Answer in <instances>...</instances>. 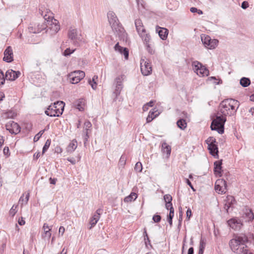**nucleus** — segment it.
<instances>
[{"mask_svg": "<svg viewBox=\"0 0 254 254\" xmlns=\"http://www.w3.org/2000/svg\"><path fill=\"white\" fill-rule=\"evenodd\" d=\"M239 106V101L233 99H227L222 101L215 118L212 119L210 126L211 130H216L220 134L223 133L226 117L235 115Z\"/></svg>", "mask_w": 254, "mask_h": 254, "instance_id": "f257e3e1", "label": "nucleus"}, {"mask_svg": "<svg viewBox=\"0 0 254 254\" xmlns=\"http://www.w3.org/2000/svg\"><path fill=\"white\" fill-rule=\"evenodd\" d=\"M250 242L254 245V235L250 233L248 235L240 234L236 235L230 240L229 245L231 250L235 253L240 254L242 252L246 253L247 246L246 243Z\"/></svg>", "mask_w": 254, "mask_h": 254, "instance_id": "f03ea898", "label": "nucleus"}, {"mask_svg": "<svg viewBox=\"0 0 254 254\" xmlns=\"http://www.w3.org/2000/svg\"><path fill=\"white\" fill-rule=\"evenodd\" d=\"M64 103L63 101H57L49 106L45 114L50 117H59L64 111Z\"/></svg>", "mask_w": 254, "mask_h": 254, "instance_id": "7ed1b4c3", "label": "nucleus"}, {"mask_svg": "<svg viewBox=\"0 0 254 254\" xmlns=\"http://www.w3.org/2000/svg\"><path fill=\"white\" fill-rule=\"evenodd\" d=\"M108 21L112 30L117 34H119L124 30L123 27L120 24L119 20L115 13L113 11H109L107 14Z\"/></svg>", "mask_w": 254, "mask_h": 254, "instance_id": "20e7f679", "label": "nucleus"}, {"mask_svg": "<svg viewBox=\"0 0 254 254\" xmlns=\"http://www.w3.org/2000/svg\"><path fill=\"white\" fill-rule=\"evenodd\" d=\"M43 18L45 20V23H46L47 26V31L49 29L51 32V34H55L57 33L60 29V26L59 24V22L57 20L54 19L53 17L50 16H48L47 14H45Z\"/></svg>", "mask_w": 254, "mask_h": 254, "instance_id": "39448f33", "label": "nucleus"}, {"mask_svg": "<svg viewBox=\"0 0 254 254\" xmlns=\"http://www.w3.org/2000/svg\"><path fill=\"white\" fill-rule=\"evenodd\" d=\"M201 40L204 46L209 49L215 48L218 43L217 40L212 39L210 36L205 34L201 35Z\"/></svg>", "mask_w": 254, "mask_h": 254, "instance_id": "423d86ee", "label": "nucleus"}, {"mask_svg": "<svg viewBox=\"0 0 254 254\" xmlns=\"http://www.w3.org/2000/svg\"><path fill=\"white\" fill-rule=\"evenodd\" d=\"M140 69L143 75H148L151 73L152 66L151 63L145 57L142 58L140 60Z\"/></svg>", "mask_w": 254, "mask_h": 254, "instance_id": "0eeeda50", "label": "nucleus"}, {"mask_svg": "<svg viewBox=\"0 0 254 254\" xmlns=\"http://www.w3.org/2000/svg\"><path fill=\"white\" fill-rule=\"evenodd\" d=\"M81 34L78 33L76 29H69L68 33V37L69 39L73 41V45L75 46H79V42L81 41Z\"/></svg>", "mask_w": 254, "mask_h": 254, "instance_id": "6e6552de", "label": "nucleus"}, {"mask_svg": "<svg viewBox=\"0 0 254 254\" xmlns=\"http://www.w3.org/2000/svg\"><path fill=\"white\" fill-rule=\"evenodd\" d=\"M84 76V72L81 70H77L71 72L69 75V78L72 84H76L83 79Z\"/></svg>", "mask_w": 254, "mask_h": 254, "instance_id": "1a4fd4ad", "label": "nucleus"}, {"mask_svg": "<svg viewBox=\"0 0 254 254\" xmlns=\"http://www.w3.org/2000/svg\"><path fill=\"white\" fill-rule=\"evenodd\" d=\"M6 130H8L11 134H17L20 131V127L16 123L13 121H10L5 125Z\"/></svg>", "mask_w": 254, "mask_h": 254, "instance_id": "9d476101", "label": "nucleus"}, {"mask_svg": "<svg viewBox=\"0 0 254 254\" xmlns=\"http://www.w3.org/2000/svg\"><path fill=\"white\" fill-rule=\"evenodd\" d=\"M215 190L218 193H225L227 190V183L222 180H217L215 183Z\"/></svg>", "mask_w": 254, "mask_h": 254, "instance_id": "9b49d317", "label": "nucleus"}, {"mask_svg": "<svg viewBox=\"0 0 254 254\" xmlns=\"http://www.w3.org/2000/svg\"><path fill=\"white\" fill-rule=\"evenodd\" d=\"M115 84L116 85V88L113 92V95L115 96V98H117L118 96L120 94L123 87V77L120 76L116 77L115 80Z\"/></svg>", "mask_w": 254, "mask_h": 254, "instance_id": "f8f14e48", "label": "nucleus"}, {"mask_svg": "<svg viewBox=\"0 0 254 254\" xmlns=\"http://www.w3.org/2000/svg\"><path fill=\"white\" fill-rule=\"evenodd\" d=\"M47 26L45 23V20L42 23H38L36 26H30L28 28V30L30 33H39L42 31L46 29Z\"/></svg>", "mask_w": 254, "mask_h": 254, "instance_id": "ddd939ff", "label": "nucleus"}, {"mask_svg": "<svg viewBox=\"0 0 254 254\" xmlns=\"http://www.w3.org/2000/svg\"><path fill=\"white\" fill-rule=\"evenodd\" d=\"M13 54L12 48L8 46L4 52L3 60L6 63H11L13 61Z\"/></svg>", "mask_w": 254, "mask_h": 254, "instance_id": "4468645a", "label": "nucleus"}, {"mask_svg": "<svg viewBox=\"0 0 254 254\" xmlns=\"http://www.w3.org/2000/svg\"><path fill=\"white\" fill-rule=\"evenodd\" d=\"M20 75V72L19 71H15L12 69L8 70L5 73V78L7 80L13 81L17 78Z\"/></svg>", "mask_w": 254, "mask_h": 254, "instance_id": "2eb2a0df", "label": "nucleus"}, {"mask_svg": "<svg viewBox=\"0 0 254 254\" xmlns=\"http://www.w3.org/2000/svg\"><path fill=\"white\" fill-rule=\"evenodd\" d=\"M115 50L119 52L121 54L124 55L126 60H127L128 58L129 52L127 48H124L120 46L119 43H117L115 47Z\"/></svg>", "mask_w": 254, "mask_h": 254, "instance_id": "dca6fc26", "label": "nucleus"}, {"mask_svg": "<svg viewBox=\"0 0 254 254\" xmlns=\"http://www.w3.org/2000/svg\"><path fill=\"white\" fill-rule=\"evenodd\" d=\"M156 30L161 39L164 40L167 38L168 34V30L166 28L157 26Z\"/></svg>", "mask_w": 254, "mask_h": 254, "instance_id": "f3484780", "label": "nucleus"}, {"mask_svg": "<svg viewBox=\"0 0 254 254\" xmlns=\"http://www.w3.org/2000/svg\"><path fill=\"white\" fill-rule=\"evenodd\" d=\"M135 25L136 31L138 34H143V32H145V29L143 25V23L140 19H137L135 20Z\"/></svg>", "mask_w": 254, "mask_h": 254, "instance_id": "a211bd4d", "label": "nucleus"}, {"mask_svg": "<svg viewBox=\"0 0 254 254\" xmlns=\"http://www.w3.org/2000/svg\"><path fill=\"white\" fill-rule=\"evenodd\" d=\"M208 149L209 153L213 156H218V148L217 144H211L208 145Z\"/></svg>", "mask_w": 254, "mask_h": 254, "instance_id": "6ab92c4d", "label": "nucleus"}, {"mask_svg": "<svg viewBox=\"0 0 254 254\" xmlns=\"http://www.w3.org/2000/svg\"><path fill=\"white\" fill-rule=\"evenodd\" d=\"M228 224L231 228L237 230L240 228L241 224L235 219H231L228 221Z\"/></svg>", "mask_w": 254, "mask_h": 254, "instance_id": "aec40b11", "label": "nucleus"}, {"mask_svg": "<svg viewBox=\"0 0 254 254\" xmlns=\"http://www.w3.org/2000/svg\"><path fill=\"white\" fill-rule=\"evenodd\" d=\"M222 160L215 161L214 163V172L215 174L221 175L222 171Z\"/></svg>", "mask_w": 254, "mask_h": 254, "instance_id": "412c9836", "label": "nucleus"}, {"mask_svg": "<svg viewBox=\"0 0 254 254\" xmlns=\"http://www.w3.org/2000/svg\"><path fill=\"white\" fill-rule=\"evenodd\" d=\"M16 116V114L13 111L10 110L6 112H3L1 115V117L4 119L9 118L13 119Z\"/></svg>", "mask_w": 254, "mask_h": 254, "instance_id": "4be33fe9", "label": "nucleus"}, {"mask_svg": "<svg viewBox=\"0 0 254 254\" xmlns=\"http://www.w3.org/2000/svg\"><path fill=\"white\" fill-rule=\"evenodd\" d=\"M85 100L83 99H79L75 103V106L80 111L83 110Z\"/></svg>", "mask_w": 254, "mask_h": 254, "instance_id": "5701e85b", "label": "nucleus"}, {"mask_svg": "<svg viewBox=\"0 0 254 254\" xmlns=\"http://www.w3.org/2000/svg\"><path fill=\"white\" fill-rule=\"evenodd\" d=\"M208 74L209 70L206 68L205 66L202 65L201 68H200V69L199 70V71L197 74L200 76H207Z\"/></svg>", "mask_w": 254, "mask_h": 254, "instance_id": "b1692460", "label": "nucleus"}, {"mask_svg": "<svg viewBox=\"0 0 254 254\" xmlns=\"http://www.w3.org/2000/svg\"><path fill=\"white\" fill-rule=\"evenodd\" d=\"M202 65V64L201 63L197 61H194L192 63V69L196 73V74L198 73L199 70L200 69V68H201Z\"/></svg>", "mask_w": 254, "mask_h": 254, "instance_id": "393cba45", "label": "nucleus"}, {"mask_svg": "<svg viewBox=\"0 0 254 254\" xmlns=\"http://www.w3.org/2000/svg\"><path fill=\"white\" fill-rule=\"evenodd\" d=\"M162 150L167 155H170L171 152V147L166 142H163L162 144Z\"/></svg>", "mask_w": 254, "mask_h": 254, "instance_id": "a878e982", "label": "nucleus"}, {"mask_svg": "<svg viewBox=\"0 0 254 254\" xmlns=\"http://www.w3.org/2000/svg\"><path fill=\"white\" fill-rule=\"evenodd\" d=\"M177 125L181 129H185L187 127V123L185 120L180 119L177 122Z\"/></svg>", "mask_w": 254, "mask_h": 254, "instance_id": "bb28decb", "label": "nucleus"}, {"mask_svg": "<svg viewBox=\"0 0 254 254\" xmlns=\"http://www.w3.org/2000/svg\"><path fill=\"white\" fill-rule=\"evenodd\" d=\"M137 198V194L135 192H131L129 195L124 198V201L129 202L135 200Z\"/></svg>", "mask_w": 254, "mask_h": 254, "instance_id": "cd10ccee", "label": "nucleus"}, {"mask_svg": "<svg viewBox=\"0 0 254 254\" xmlns=\"http://www.w3.org/2000/svg\"><path fill=\"white\" fill-rule=\"evenodd\" d=\"M139 35L142 38L144 44L145 45H148L150 40V36L148 34H146L145 32H143V34H139Z\"/></svg>", "mask_w": 254, "mask_h": 254, "instance_id": "c85d7f7f", "label": "nucleus"}, {"mask_svg": "<svg viewBox=\"0 0 254 254\" xmlns=\"http://www.w3.org/2000/svg\"><path fill=\"white\" fill-rule=\"evenodd\" d=\"M240 84L244 87H248L251 83L249 78L247 77H242L240 80Z\"/></svg>", "mask_w": 254, "mask_h": 254, "instance_id": "c756f323", "label": "nucleus"}, {"mask_svg": "<svg viewBox=\"0 0 254 254\" xmlns=\"http://www.w3.org/2000/svg\"><path fill=\"white\" fill-rule=\"evenodd\" d=\"M205 245H206L205 241L204 239L201 238L200 240V244H199V251H198V254H203Z\"/></svg>", "mask_w": 254, "mask_h": 254, "instance_id": "7c9ffc66", "label": "nucleus"}, {"mask_svg": "<svg viewBox=\"0 0 254 254\" xmlns=\"http://www.w3.org/2000/svg\"><path fill=\"white\" fill-rule=\"evenodd\" d=\"M77 141L75 140H72L68 146V152H73L77 147Z\"/></svg>", "mask_w": 254, "mask_h": 254, "instance_id": "2f4dec72", "label": "nucleus"}, {"mask_svg": "<svg viewBox=\"0 0 254 254\" xmlns=\"http://www.w3.org/2000/svg\"><path fill=\"white\" fill-rule=\"evenodd\" d=\"M99 219V218H98L97 215H94L92 216L90 220V224L91 225V226L89 228L90 229H91L92 227L94 226L96 224Z\"/></svg>", "mask_w": 254, "mask_h": 254, "instance_id": "473e14b6", "label": "nucleus"}, {"mask_svg": "<svg viewBox=\"0 0 254 254\" xmlns=\"http://www.w3.org/2000/svg\"><path fill=\"white\" fill-rule=\"evenodd\" d=\"M174 208H172L171 209V211L169 212V215L167 216V220L170 225V227H172L173 224V218L174 217Z\"/></svg>", "mask_w": 254, "mask_h": 254, "instance_id": "72a5a7b5", "label": "nucleus"}, {"mask_svg": "<svg viewBox=\"0 0 254 254\" xmlns=\"http://www.w3.org/2000/svg\"><path fill=\"white\" fill-rule=\"evenodd\" d=\"M29 195L30 193L27 192V193L26 194L25 197L24 198V194H23L19 200V203H21V204H23V203L26 204L29 200Z\"/></svg>", "mask_w": 254, "mask_h": 254, "instance_id": "f704fd0d", "label": "nucleus"}, {"mask_svg": "<svg viewBox=\"0 0 254 254\" xmlns=\"http://www.w3.org/2000/svg\"><path fill=\"white\" fill-rule=\"evenodd\" d=\"M127 158L124 155H122L119 162V166L120 167L124 168L126 163Z\"/></svg>", "mask_w": 254, "mask_h": 254, "instance_id": "c9c22d12", "label": "nucleus"}, {"mask_svg": "<svg viewBox=\"0 0 254 254\" xmlns=\"http://www.w3.org/2000/svg\"><path fill=\"white\" fill-rule=\"evenodd\" d=\"M51 140L50 139H48L46 140L42 150V154H44L47 150L48 149V148L50 147V145L51 144Z\"/></svg>", "mask_w": 254, "mask_h": 254, "instance_id": "e433bc0d", "label": "nucleus"}, {"mask_svg": "<svg viewBox=\"0 0 254 254\" xmlns=\"http://www.w3.org/2000/svg\"><path fill=\"white\" fill-rule=\"evenodd\" d=\"M245 214L249 221H252L254 219V215L251 209L247 210Z\"/></svg>", "mask_w": 254, "mask_h": 254, "instance_id": "4c0bfd02", "label": "nucleus"}, {"mask_svg": "<svg viewBox=\"0 0 254 254\" xmlns=\"http://www.w3.org/2000/svg\"><path fill=\"white\" fill-rule=\"evenodd\" d=\"M143 235L144 237V240H145V243L146 245V246L147 247V245L149 244L151 247H152V246L151 245L150 241L149 240V238L148 237V236L147 235V232L146 229H144V232L143 233Z\"/></svg>", "mask_w": 254, "mask_h": 254, "instance_id": "58836bf2", "label": "nucleus"}, {"mask_svg": "<svg viewBox=\"0 0 254 254\" xmlns=\"http://www.w3.org/2000/svg\"><path fill=\"white\" fill-rule=\"evenodd\" d=\"M92 127V124L89 121H86L84 123V128L85 130L84 132L87 131V132H90V128Z\"/></svg>", "mask_w": 254, "mask_h": 254, "instance_id": "ea45409f", "label": "nucleus"}, {"mask_svg": "<svg viewBox=\"0 0 254 254\" xmlns=\"http://www.w3.org/2000/svg\"><path fill=\"white\" fill-rule=\"evenodd\" d=\"M206 143L208 145L216 144V139L212 136L209 137L206 140Z\"/></svg>", "mask_w": 254, "mask_h": 254, "instance_id": "a19ab883", "label": "nucleus"}, {"mask_svg": "<svg viewBox=\"0 0 254 254\" xmlns=\"http://www.w3.org/2000/svg\"><path fill=\"white\" fill-rule=\"evenodd\" d=\"M142 170V165L141 162H138L134 166V170L137 172H141Z\"/></svg>", "mask_w": 254, "mask_h": 254, "instance_id": "79ce46f5", "label": "nucleus"}, {"mask_svg": "<svg viewBox=\"0 0 254 254\" xmlns=\"http://www.w3.org/2000/svg\"><path fill=\"white\" fill-rule=\"evenodd\" d=\"M154 112H151L150 111L149 115H148L147 118H146V122L147 123H150L151 122L154 118H155L156 117V115L154 116L153 117L152 116L154 115Z\"/></svg>", "mask_w": 254, "mask_h": 254, "instance_id": "37998d69", "label": "nucleus"}, {"mask_svg": "<svg viewBox=\"0 0 254 254\" xmlns=\"http://www.w3.org/2000/svg\"><path fill=\"white\" fill-rule=\"evenodd\" d=\"M226 201H227L229 204H231L232 206L236 203V200L234 197L231 195H229L227 197Z\"/></svg>", "mask_w": 254, "mask_h": 254, "instance_id": "c03bdc74", "label": "nucleus"}, {"mask_svg": "<svg viewBox=\"0 0 254 254\" xmlns=\"http://www.w3.org/2000/svg\"><path fill=\"white\" fill-rule=\"evenodd\" d=\"M75 51V49L71 50L69 48H67L63 53L64 56L67 57L70 55Z\"/></svg>", "mask_w": 254, "mask_h": 254, "instance_id": "a18cd8bd", "label": "nucleus"}, {"mask_svg": "<svg viewBox=\"0 0 254 254\" xmlns=\"http://www.w3.org/2000/svg\"><path fill=\"white\" fill-rule=\"evenodd\" d=\"M5 79L3 71L0 70V85L4 84Z\"/></svg>", "mask_w": 254, "mask_h": 254, "instance_id": "49530a36", "label": "nucleus"}, {"mask_svg": "<svg viewBox=\"0 0 254 254\" xmlns=\"http://www.w3.org/2000/svg\"><path fill=\"white\" fill-rule=\"evenodd\" d=\"M51 229H49L48 230L44 231V234L43 235V237L45 238L50 239L51 236V233H50V231Z\"/></svg>", "mask_w": 254, "mask_h": 254, "instance_id": "de8ad7c7", "label": "nucleus"}, {"mask_svg": "<svg viewBox=\"0 0 254 254\" xmlns=\"http://www.w3.org/2000/svg\"><path fill=\"white\" fill-rule=\"evenodd\" d=\"M164 199L166 203L171 202L172 197L170 194H165L164 196Z\"/></svg>", "mask_w": 254, "mask_h": 254, "instance_id": "09e8293b", "label": "nucleus"}, {"mask_svg": "<svg viewBox=\"0 0 254 254\" xmlns=\"http://www.w3.org/2000/svg\"><path fill=\"white\" fill-rule=\"evenodd\" d=\"M44 132V130H41L39 132H38L34 137V141L36 142L41 137L42 135L43 134V132Z\"/></svg>", "mask_w": 254, "mask_h": 254, "instance_id": "8fccbe9b", "label": "nucleus"}, {"mask_svg": "<svg viewBox=\"0 0 254 254\" xmlns=\"http://www.w3.org/2000/svg\"><path fill=\"white\" fill-rule=\"evenodd\" d=\"M152 219L154 221V222L158 223L161 221V217L159 215L156 214L153 216Z\"/></svg>", "mask_w": 254, "mask_h": 254, "instance_id": "3c124183", "label": "nucleus"}, {"mask_svg": "<svg viewBox=\"0 0 254 254\" xmlns=\"http://www.w3.org/2000/svg\"><path fill=\"white\" fill-rule=\"evenodd\" d=\"M146 50L151 55H153L155 53V51L152 49L149 44L146 45Z\"/></svg>", "mask_w": 254, "mask_h": 254, "instance_id": "603ef678", "label": "nucleus"}, {"mask_svg": "<svg viewBox=\"0 0 254 254\" xmlns=\"http://www.w3.org/2000/svg\"><path fill=\"white\" fill-rule=\"evenodd\" d=\"M14 206L13 205L9 211V214L12 216H14L17 212V211L15 210L16 206H15V208H14Z\"/></svg>", "mask_w": 254, "mask_h": 254, "instance_id": "864d4df0", "label": "nucleus"}, {"mask_svg": "<svg viewBox=\"0 0 254 254\" xmlns=\"http://www.w3.org/2000/svg\"><path fill=\"white\" fill-rule=\"evenodd\" d=\"M249 3L247 1H244L242 3L241 7L243 9H246L249 7Z\"/></svg>", "mask_w": 254, "mask_h": 254, "instance_id": "5fc2aeb1", "label": "nucleus"}, {"mask_svg": "<svg viewBox=\"0 0 254 254\" xmlns=\"http://www.w3.org/2000/svg\"><path fill=\"white\" fill-rule=\"evenodd\" d=\"M165 206L166 208L168 210H170V211L171 209L174 208L172 202L166 203Z\"/></svg>", "mask_w": 254, "mask_h": 254, "instance_id": "6e6d98bb", "label": "nucleus"}, {"mask_svg": "<svg viewBox=\"0 0 254 254\" xmlns=\"http://www.w3.org/2000/svg\"><path fill=\"white\" fill-rule=\"evenodd\" d=\"M88 82L93 89L95 90L96 88V87H97V83L96 82H91V80H90V79L89 80Z\"/></svg>", "mask_w": 254, "mask_h": 254, "instance_id": "4d7b16f0", "label": "nucleus"}, {"mask_svg": "<svg viewBox=\"0 0 254 254\" xmlns=\"http://www.w3.org/2000/svg\"><path fill=\"white\" fill-rule=\"evenodd\" d=\"M186 214H187V218L189 219H190V217H191V215H192V213H191V209L189 208L187 211V212H186Z\"/></svg>", "mask_w": 254, "mask_h": 254, "instance_id": "13d9d810", "label": "nucleus"}, {"mask_svg": "<svg viewBox=\"0 0 254 254\" xmlns=\"http://www.w3.org/2000/svg\"><path fill=\"white\" fill-rule=\"evenodd\" d=\"M232 206L231 205V204H229V202L227 201H226V202L224 205V208L226 210L227 212H228L229 209Z\"/></svg>", "mask_w": 254, "mask_h": 254, "instance_id": "bf43d9fd", "label": "nucleus"}, {"mask_svg": "<svg viewBox=\"0 0 254 254\" xmlns=\"http://www.w3.org/2000/svg\"><path fill=\"white\" fill-rule=\"evenodd\" d=\"M102 211L103 210L102 208H99L96 210L95 214L94 215H97L98 218H100V215L102 213Z\"/></svg>", "mask_w": 254, "mask_h": 254, "instance_id": "052dcab7", "label": "nucleus"}, {"mask_svg": "<svg viewBox=\"0 0 254 254\" xmlns=\"http://www.w3.org/2000/svg\"><path fill=\"white\" fill-rule=\"evenodd\" d=\"M85 136L84 137V143L85 144L86 142L88 141V139L89 138L88 133L89 132H87V131H85Z\"/></svg>", "mask_w": 254, "mask_h": 254, "instance_id": "680f3d73", "label": "nucleus"}, {"mask_svg": "<svg viewBox=\"0 0 254 254\" xmlns=\"http://www.w3.org/2000/svg\"><path fill=\"white\" fill-rule=\"evenodd\" d=\"M186 183L190 187V188L193 190V191H195V189H194L193 186L192 185L190 181L187 179H186Z\"/></svg>", "mask_w": 254, "mask_h": 254, "instance_id": "e2e57ef3", "label": "nucleus"}, {"mask_svg": "<svg viewBox=\"0 0 254 254\" xmlns=\"http://www.w3.org/2000/svg\"><path fill=\"white\" fill-rule=\"evenodd\" d=\"M18 222L20 225H23L25 223V222L24 220L23 219V217H21L20 218H19Z\"/></svg>", "mask_w": 254, "mask_h": 254, "instance_id": "0e129e2a", "label": "nucleus"}, {"mask_svg": "<svg viewBox=\"0 0 254 254\" xmlns=\"http://www.w3.org/2000/svg\"><path fill=\"white\" fill-rule=\"evenodd\" d=\"M3 153L5 155H8L9 153V148L7 146H5L3 149Z\"/></svg>", "mask_w": 254, "mask_h": 254, "instance_id": "69168bd1", "label": "nucleus"}, {"mask_svg": "<svg viewBox=\"0 0 254 254\" xmlns=\"http://www.w3.org/2000/svg\"><path fill=\"white\" fill-rule=\"evenodd\" d=\"M50 182L51 184L55 185L57 181V179L50 178L49 179Z\"/></svg>", "mask_w": 254, "mask_h": 254, "instance_id": "338daca9", "label": "nucleus"}, {"mask_svg": "<svg viewBox=\"0 0 254 254\" xmlns=\"http://www.w3.org/2000/svg\"><path fill=\"white\" fill-rule=\"evenodd\" d=\"M194 250L192 247H190L188 250V254H193Z\"/></svg>", "mask_w": 254, "mask_h": 254, "instance_id": "774afa93", "label": "nucleus"}]
</instances>
